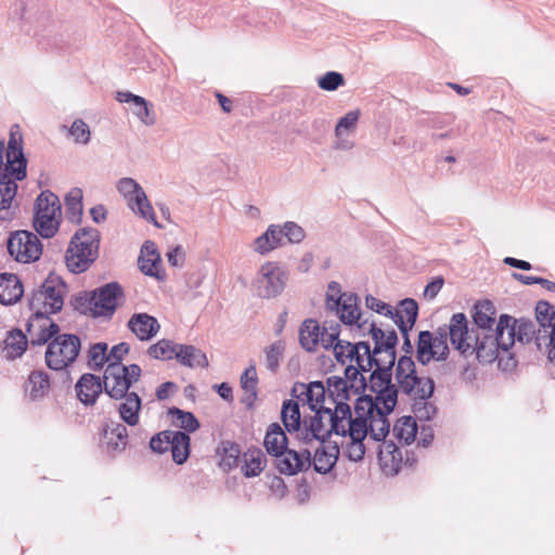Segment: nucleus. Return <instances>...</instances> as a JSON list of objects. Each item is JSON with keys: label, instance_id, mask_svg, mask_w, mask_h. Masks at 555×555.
<instances>
[{"label": "nucleus", "instance_id": "53", "mask_svg": "<svg viewBox=\"0 0 555 555\" xmlns=\"http://www.w3.org/2000/svg\"><path fill=\"white\" fill-rule=\"evenodd\" d=\"M535 318L540 327L547 328L552 325L555 318V309L550 302L540 300L535 306Z\"/></svg>", "mask_w": 555, "mask_h": 555}, {"label": "nucleus", "instance_id": "39", "mask_svg": "<svg viewBox=\"0 0 555 555\" xmlns=\"http://www.w3.org/2000/svg\"><path fill=\"white\" fill-rule=\"evenodd\" d=\"M191 438L185 431H172L169 450L175 463L181 465L190 455Z\"/></svg>", "mask_w": 555, "mask_h": 555}, {"label": "nucleus", "instance_id": "58", "mask_svg": "<svg viewBox=\"0 0 555 555\" xmlns=\"http://www.w3.org/2000/svg\"><path fill=\"white\" fill-rule=\"evenodd\" d=\"M173 430H164L154 435L150 440V448L156 453H165L169 450Z\"/></svg>", "mask_w": 555, "mask_h": 555}, {"label": "nucleus", "instance_id": "14", "mask_svg": "<svg viewBox=\"0 0 555 555\" xmlns=\"http://www.w3.org/2000/svg\"><path fill=\"white\" fill-rule=\"evenodd\" d=\"M117 190L128 201L129 207L133 212L160 228L144 190L135 180L132 178H121L117 182Z\"/></svg>", "mask_w": 555, "mask_h": 555}, {"label": "nucleus", "instance_id": "28", "mask_svg": "<svg viewBox=\"0 0 555 555\" xmlns=\"http://www.w3.org/2000/svg\"><path fill=\"white\" fill-rule=\"evenodd\" d=\"M288 438L279 423L269 425L263 439V446L268 454L280 457L287 449Z\"/></svg>", "mask_w": 555, "mask_h": 555}, {"label": "nucleus", "instance_id": "29", "mask_svg": "<svg viewBox=\"0 0 555 555\" xmlns=\"http://www.w3.org/2000/svg\"><path fill=\"white\" fill-rule=\"evenodd\" d=\"M16 181L10 175L0 171V220L12 218L9 209L17 192Z\"/></svg>", "mask_w": 555, "mask_h": 555}, {"label": "nucleus", "instance_id": "44", "mask_svg": "<svg viewBox=\"0 0 555 555\" xmlns=\"http://www.w3.org/2000/svg\"><path fill=\"white\" fill-rule=\"evenodd\" d=\"M221 455L220 467L224 470H230L237 466L241 449L240 446L231 441H222L221 447L218 449Z\"/></svg>", "mask_w": 555, "mask_h": 555}, {"label": "nucleus", "instance_id": "37", "mask_svg": "<svg viewBox=\"0 0 555 555\" xmlns=\"http://www.w3.org/2000/svg\"><path fill=\"white\" fill-rule=\"evenodd\" d=\"M322 327L317 320H305L299 330V341L304 349L312 352L320 343Z\"/></svg>", "mask_w": 555, "mask_h": 555}, {"label": "nucleus", "instance_id": "7", "mask_svg": "<svg viewBox=\"0 0 555 555\" xmlns=\"http://www.w3.org/2000/svg\"><path fill=\"white\" fill-rule=\"evenodd\" d=\"M541 330L537 324L526 318L516 319L509 314L503 313L499 317V344L498 351H508L516 343L528 345L534 343L537 348H541Z\"/></svg>", "mask_w": 555, "mask_h": 555}, {"label": "nucleus", "instance_id": "60", "mask_svg": "<svg viewBox=\"0 0 555 555\" xmlns=\"http://www.w3.org/2000/svg\"><path fill=\"white\" fill-rule=\"evenodd\" d=\"M400 309L403 317L406 318L409 327H413L416 323L418 317V305L412 298H405L400 301Z\"/></svg>", "mask_w": 555, "mask_h": 555}, {"label": "nucleus", "instance_id": "35", "mask_svg": "<svg viewBox=\"0 0 555 555\" xmlns=\"http://www.w3.org/2000/svg\"><path fill=\"white\" fill-rule=\"evenodd\" d=\"M50 389V376L42 370L33 371L25 385V391L31 400L43 398Z\"/></svg>", "mask_w": 555, "mask_h": 555}, {"label": "nucleus", "instance_id": "25", "mask_svg": "<svg viewBox=\"0 0 555 555\" xmlns=\"http://www.w3.org/2000/svg\"><path fill=\"white\" fill-rule=\"evenodd\" d=\"M338 456L339 447L336 442L328 443L327 446L321 443L315 450L313 459H311V465H313L317 473L325 475L334 468Z\"/></svg>", "mask_w": 555, "mask_h": 555}, {"label": "nucleus", "instance_id": "3", "mask_svg": "<svg viewBox=\"0 0 555 555\" xmlns=\"http://www.w3.org/2000/svg\"><path fill=\"white\" fill-rule=\"evenodd\" d=\"M382 408V402L371 395L360 393L354 402V416L343 418L346 436L350 441L346 446V456L351 462L363 460L366 451L364 440L366 438V423L373 417L376 411Z\"/></svg>", "mask_w": 555, "mask_h": 555}, {"label": "nucleus", "instance_id": "23", "mask_svg": "<svg viewBox=\"0 0 555 555\" xmlns=\"http://www.w3.org/2000/svg\"><path fill=\"white\" fill-rule=\"evenodd\" d=\"M77 398L85 404L95 403L99 395L104 390L103 382L100 377L91 373L82 374L76 386Z\"/></svg>", "mask_w": 555, "mask_h": 555}, {"label": "nucleus", "instance_id": "17", "mask_svg": "<svg viewBox=\"0 0 555 555\" xmlns=\"http://www.w3.org/2000/svg\"><path fill=\"white\" fill-rule=\"evenodd\" d=\"M369 350V341L362 340L358 343H351L345 339L343 341L336 343L334 347V357L340 364H346L347 361L356 362L357 366H360L363 372H370L371 370L364 369Z\"/></svg>", "mask_w": 555, "mask_h": 555}, {"label": "nucleus", "instance_id": "21", "mask_svg": "<svg viewBox=\"0 0 555 555\" xmlns=\"http://www.w3.org/2000/svg\"><path fill=\"white\" fill-rule=\"evenodd\" d=\"M359 297L354 293H345V298L340 301L339 310H332L339 320L346 325H357L358 330H365L369 320H361V310L359 308Z\"/></svg>", "mask_w": 555, "mask_h": 555}, {"label": "nucleus", "instance_id": "20", "mask_svg": "<svg viewBox=\"0 0 555 555\" xmlns=\"http://www.w3.org/2000/svg\"><path fill=\"white\" fill-rule=\"evenodd\" d=\"M275 466L281 474L296 475L311 467V453L308 449L297 452L287 448L285 453L276 457Z\"/></svg>", "mask_w": 555, "mask_h": 555}, {"label": "nucleus", "instance_id": "6", "mask_svg": "<svg viewBox=\"0 0 555 555\" xmlns=\"http://www.w3.org/2000/svg\"><path fill=\"white\" fill-rule=\"evenodd\" d=\"M100 232L93 228L79 229L70 238L65 263L73 273L87 271L99 257Z\"/></svg>", "mask_w": 555, "mask_h": 555}, {"label": "nucleus", "instance_id": "40", "mask_svg": "<svg viewBox=\"0 0 555 555\" xmlns=\"http://www.w3.org/2000/svg\"><path fill=\"white\" fill-rule=\"evenodd\" d=\"M243 460L242 473L247 478L258 476L264 468L266 457L259 448L248 449L243 454Z\"/></svg>", "mask_w": 555, "mask_h": 555}, {"label": "nucleus", "instance_id": "55", "mask_svg": "<svg viewBox=\"0 0 555 555\" xmlns=\"http://www.w3.org/2000/svg\"><path fill=\"white\" fill-rule=\"evenodd\" d=\"M283 350L284 344L281 340L273 343L266 349V365L271 372H275L278 370Z\"/></svg>", "mask_w": 555, "mask_h": 555}, {"label": "nucleus", "instance_id": "49", "mask_svg": "<svg viewBox=\"0 0 555 555\" xmlns=\"http://www.w3.org/2000/svg\"><path fill=\"white\" fill-rule=\"evenodd\" d=\"M168 414L176 418L175 425L188 433H194L199 428V422L192 412L183 411L172 406L168 409Z\"/></svg>", "mask_w": 555, "mask_h": 555}, {"label": "nucleus", "instance_id": "12", "mask_svg": "<svg viewBox=\"0 0 555 555\" xmlns=\"http://www.w3.org/2000/svg\"><path fill=\"white\" fill-rule=\"evenodd\" d=\"M287 279V273L280 263H263L254 280L257 296L266 299L278 297L284 291Z\"/></svg>", "mask_w": 555, "mask_h": 555}, {"label": "nucleus", "instance_id": "31", "mask_svg": "<svg viewBox=\"0 0 555 555\" xmlns=\"http://www.w3.org/2000/svg\"><path fill=\"white\" fill-rule=\"evenodd\" d=\"M328 399L338 409L340 404H348L351 399L352 389L348 387V380L340 376H330L326 379Z\"/></svg>", "mask_w": 555, "mask_h": 555}, {"label": "nucleus", "instance_id": "30", "mask_svg": "<svg viewBox=\"0 0 555 555\" xmlns=\"http://www.w3.org/2000/svg\"><path fill=\"white\" fill-rule=\"evenodd\" d=\"M383 444L378 446V461L384 470L389 469L392 474H398L402 463V453L399 447L391 440H382Z\"/></svg>", "mask_w": 555, "mask_h": 555}, {"label": "nucleus", "instance_id": "50", "mask_svg": "<svg viewBox=\"0 0 555 555\" xmlns=\"http://www.w3.org/2000/svg\"><path fill=\"white\" fill-rule=\"evenodd\" d=\"M107 344L96 343L90 346L88 350V366L93 371H100L108 362Z\"/></svg>", "mask_w": 555, "mask_h": 555}, {"label": "nucleus", "instance_id": "1", "mask_svg": "<svg viewBox=\"0 0 555 555\" xmlns=\"http://www.w3.org/2000/svg\"><path fill=\"white\" fill-rule=\"evenodd\" d=\"M491 300L477 301L473 309L475 327L469 330L468 320L462 312L454 313L449 323L450 341L464 358L475 357L488 364L498 359L499 321Z\"/></svg>", "mask_w": 555, "mask_h": 555}, {"label": "nucleus", "instance_id": "22", "mask_svg": "<svg viewBox=\"0 0 555 555\" xmlns=\"http://www.w3.org/2000/svg\"><path fill=\"white\" fill-rule=\"evenodd\" d=\"M116 100L120 103H132V113L146 126L156 122V115L144 98L129 91L117 92Z\"/></svg>", "mask_w": 555, "mask_h": 555}, {"label": "nucleus", "instance_id": "24", "mask_svg": "<svg viewBox=\"0 0 555 555\" xmlns=\"http://www.w3.org/2000/svg\"><path fill=\"white\" fill-rule=\"evenodd\" d=\"M159 327L157 319L147 313H134L128 321V328L140 340L152 339L158 333Z\"/></svg>", "mask_w": 555, "mask_h": 555}, {"label": "nucleus", "instance_id": "27", "mask_svg": "<svg viewBox=\"0 0 555 555\" xmlns=\"http://www.w3.org/2000/svg\"><path fill=\"white\" fill-rule=\"evenodd\" d=\"M393 411H387L386 405L382 404L373 417L366 423V437L370 436L376 442L386 439L390 431V422L388 416Z\"/></svg>", "mask_w": 555, "mask_h": 555}, {"label": "nucleus", "instance_id": "15", "mask_svg": "<svg viewBox=\"0 0 555 555\" xmlns=\"http://www.w3.org/2000/svg\"><path fill=\"white\" fill-rule=\"evenodd\" d=\"M129 442V434L127 427L118 422H105L100 439L101 450L109 456H116L122 453Z\"/></svg>", "mask_w": 555, "mask_h": 555}, {"label": "nucleus", "instance_id": "45", "mask_svg": "<svg viewBox=\"0 0 555 555\" xmlns=\"http://www.w3.org/2000/svg\"><path fill=\"white\" fill-rule=\"evenodd\" d=\"M34 227L41 237H53L60 228V217H52V215H34Z\"/></svg>", "mask_w": 555, "mask_h": 555}, {"label": "nucleus", "instance_id": "38", "mask_svg": "<svg viewBox=\"0 0 555 555\" xmlns=\"http://www.w3.org/2000/svg\"><path fill=\"white\" fill-rule=\"evenodd\" d=\"M149 248L152 249V258H139L140 270L143 274L156 278L157 280H164L165 273L160 270L162 259L160 255L157 251L155 244L152 242H146L143 245V251H149Z\"/></svg>", "mask_w": 555, "mask_h": 555}, {"label": "nucleus", "instance_id": "51", "mask_svg": "<svg viewBox=\"0 0 555 555\" xmlns=\"http://www.w3.org/2000/svg\"><path fill=\"white\" fill-rule=\"evenodd\" d=\"M82 192L80 189H73L66 196V209L69 221L79 222L82 214Z\"/></svg>", "mask_w": 555, "mask_h": 555}, {"label": "nucleus", "instance_id": "11", "mask_svg": "<svg viewBox=\"0 0 555 555\" xmlns=\"http://www.w3.org/2000/svg\"><path fill=\"white\" fill-rule=\"evenodd\" d=\"M396 365L392 360L387 364H374L367 382V388L383 405H386L387 411H395L398 403L397 382L392 383V370Z\"/></svg>", "mask_w": 555, "mask_h": 555}, {"label": "nucleus", "instance_id": "19", "mask_svg": "<svg viewBox=\"0 0 555 555\" xmlns=\"http://www.w3.org/2000/svg\"><path fill=\"white\" fill-rule=\"evenodd\" d=\"M397 344V332L393 328H390L386 341L374 343V347H370L364 369L372 370L374 364H387V362H390V360H392L393 364H396L398 361L396 352Z\"/></svg>", "mask_w": 555, "mask_h": 555}, {"label": "nucleus", "instance_id": "33", "mask_svg": "<svg viewBox=\"0 0 555 555\" xmlns=\"http://www.w3.org/2000/svg\"><path fill=\"white\" fill-rule=\"evenodd\" d=\"M281 420L285 429L292 434L297 433L300 439V431L302 430L301 414L299 403L293 399L284 400L281 409Z\"/></svg>", "mask_w": 555, "mask_h": 555}, {"label": "nucleus", "instance_id": "26", "mask_svg": "<svg viewBox=\"0 0 555 555\" xmlns=\"http://www.w3.org/2000/svg\"><path fill=\"white\" fill-rule=\"evenodd\" d=\"M23 294V284L16 274H0V304L5 306L13 305L22 298Z\"/></svg>", "mask_w": 555, "mask_h": 555}, {"label": "nucleus", "instance_id": "57", "mask_svg": "<svg viewBox=\"0 0 555 555\" xmlns=\"http://www.w3.org/2000/svg\"><path fill=\"white\" fill-rule=\"evenodd\" d=\"M345 298V293H341L339 283L332 281L327 285L326 292V309L339 310L340 301Z\"/></svg>", "mask_w": 555, "mask_h": 555}, {"label": "nucleus", "instance_id": "13", "mask_svg": "<svg viewBox=\"0 0 555 555\" xmlns=\"http://www.w3.org/2000/svg\"><path fill=\"white\" fill-rule=\"evenodd\" d=\"M7 248L14 260L23 263L36 261L42 254V244L37 234L26 230L11 232Z\"/></svg>", "mask_w": 555, "mask_h": 555}, {"label": "nucleus", "instance_id": "52", "mask_svg": "<svg viewBox=\"0 0 555 555\" xmlns=\"http://www.w3.org/2000/svg\"><path fill=\"white\" fill-rule=\"evenodd\" d=\"M359 109L350 111L345 116H343L335 127L336 138H343L346 133L353 131L359 121Z\"/></svg>", "mask_w": 555, "mask_h": 555}, {"label": "nucleus", "instance_id": "8", "mask_svg": "<svg viewBox=\"0 0 555 555\" xmlns=\"http://www.w3.org/2000/svg\"><path fill=\"white\" fill-rule=\"evenodd\" d=\"M67 292L65 282L59 275L50 273L41 285L34 289L28 298V307L33 312L53 314L62 310L64 296Z\"/></svg>", "mask_w": 555, "mask_h": 555}, {"label": "nucleus", "instance_id": "34", "mask_svg": "<svg viewBox=\"0 0 555 555\" xmlns=\"http://www.w3.org/2000/svg\"><path fill=\"white\" fill-rule=\"evenodd\" d=\"M124 402L118 405V413L120 418L129 426H135L139 423V413L142 408L141 397L131 391L122 398Z\"/></svg>", "mask_w": 555, "mask_h": 555}, {"label": "nucleus", "instance_id": "48", "mask_svg": "<svg viewBox=\"0 0 555 555\" xmlns=\"http://www.w3.org/2000/svg\"><path fill=\"white\" fill-rule=\"evenodd\" d=\"M360 366L349 364L345 369L344 379L348 380V387L352 389L353 395L363 393L367 389V380Z\"/></svg>", "mask_w": 555, "mask_h": 555}, {"label": "nucleus", "instance_id": "47", "mask_svg": "<svg viewBox=\"0 0 555 555\" xmlns=\"http://www.w3.org/2000/svg\"><path fill=\"white\" fill-rule=\"evenodd\" d=\"M327 389L323 385L322 382H312L310 383L304 392L306 397V401L311 410H319L321 408H326L324 405L325 395Z\"/></svg>", "mask_w": 555, "mask_h": 555}, {"label": "nucleus", "instance_id": "10", "mask_svg": "<svg viewBox=\"0 0 555 555\" xmlns=\"http://www.w3.org/2000/svg\"><path fill=\"white\" fill-rule=\"evenodd\" d=\"M81 348L80 338L75 334H60L49 344L44 353L46 364L53 371H65L74 363Z\"/></svg>", "mask_w": 555, "mask_h": 555}, {"label": "nucleus", "instance_id": "4", "mask_svg": "<svg viewBox=\"0 0 555 555\" xmlns=\"http://www.w3.org/2000/svg\"><path fill=\"white\" fill-rule=\"evenodd\" d=\"M125 300L122 286L118 282H108L90 292H82L74 299V308L94 319H112Z\"/></svg>", "mask_w": 555, "mask_h": 555}, {"label": "nucleus", "instance_id": "54", "mask_svg": "<svg viewBox=\"0 0 555 555\" xmlns=\"http://www.w3.org/2000/svg\"><path fill=\"white\" fill-rule=\"evenodd\" d=\"M69 133L74 138V141L78 144H88L91 139V132L88 124L82 119H75L69 128Z\"/></svg>", "mask_w": 555, "mask_h": 555}, {"label": "nucleus", "instance_id": "16", "mask_svg": "<svg viewBox=\"0 0 555 555\" xmlns=\"http://www.w3.org/2000/svg\"><path fill=\"white\" fill-rule=\"evenodd\" d=\"M26 331L33 346H43L60 335V326L50 318V314L41 312H33L26 324Z\"/></svg>", "mask_w": 555, "mask_h": 555}, {"label": "nucleus", "instance_id": "41", "mask_svg": "<svg viewBox=\"0 0 555 555\" xmlns=\"http://www.w3.org/2000/svg\"><path fill=\"white\" fill-rule=\"evenodd\" d=\"M35 215H52L61 218L59 197L49 190L42 191L35 202Z\"/></svg>", "mask_w": 555, "mask_h": 555}, {"label": "nucleus", "instance_id": "59", "mask_svg": "<svg viewBox=\"0 0 555 555\" xmlns=\"http://www.w3.org/2000/svg\"><path fill=\"white\" fill-rule=\"evenodd\" d=\"M438 335L437 337H434V349L437 350V354L433 360L437 361H443L447 359L449 354V347L447 344L449 331L446 328L439 327L438 328Z\"/></svg>", "mask_w": 555, "mask_h": 555}, {"label": "nucleus", "instance_id": "18", "mask_svg": "<svg viewBox=\"0 0 555 555\" xmlns=\"http://www.w3.org/2000/svg\"><path fill=\"white\" fill-rule=\"evenodd\" d=\"M7 163L0 171L10 175L14 180L22 181L26 177L27 159L24 156L21 141L11 135L5 153Z\"/></svg>", "mask_w": 555, "mask_h": 555}, {"label": "nucleus", "instance_id": "46", "mask_svg": "<svg viewBox=\"0 0 555 555\" xmlns=\"http://www.w3.org/2000/svg\"><path fill=\"white\" fill-rule=\"evenodd\" d=\"M180 344H177L170 339H160L156 344L151 345L147 349V353L158 360H171L177 359V352Z\"/></svg>", "mask_w": 555, "mask_h": 555}, {"label": "nucleus", "instance_id": "42", "mask_svg": "<svg viewBox=\"0 0 555 555\" xmlns=\"http://www.w3.org/2000/svg\"><path fill=\"white\" fill-rule=\"evenodd\" d=\"M437 354V350L434 349V335L429 331H422L418 334V340L416 346V359L417 361L426 365Z\"/></svg>", "mask_w": 555, "mask_h": 555}, {"label": "nucleus", "instance_id": "2", "mask_svg": "<svg viewBox=\"0 0 555 555\" xmlns=\"http://www.w3.org/2000/svg\"><path fill=\"white\" fill-rule=\"evenodd\" d=\"M398 392L412 401V412L418 421H430L437 413V406L430 401L435 391V382L429 376L417 374L412 357L401 356L395 369Z\"/></svg>", "mask_w": 555, "mask_h": 555}, {"label": "nucleus", "instance_id": "62", "mask_svg": "<svg viewBox=\"0 0 555 555\" xmlns=\"http://www.w3.org/2000/svg\"><path fill=\"white\" fill-rule=\"evenodd\" d=\"M257 385L258 376L256 372V364L255 362H251L241 376V387L243 390H253L257 389Z\"/></svg>", "mask_w": 555, "mask_h": 555}, {"label": "nucleus", "instance_id": "63", "mask_svg": "<svg viewBox=\"0 0 555 555\" xmlns=\"http://www.w3.org/2000/svg\"><path fill=\"white\" fill-rule=\"evenodd\" d=\"M365 306L375 311L378 314L387 317L388 314H391V306L389 304H386L377 298H375L373 295H367L365 297Z\"/></svg>", "mask_w": 555, "mask_h": 555}, {"label": "nucleus", "instance_id": "36", "mask_svg": "<svg viewBox=\"0 0 555 555\" xmlns=\"http://www.w3.org/2000/svg\"><path fill=\"white\" fill-rule=\"evenodd\" d=\"M178 348L177 361L184 366L195 367H207L208 359L206 354L197 347L193 345H182Z\"/></svg>", "mask_w": 555, "mask_h": 555}, {"label": "nucleus", "instance_id": "64", "mask_svg": "<svg viewBox=\"0 0 555 555\" xmlns=\"http://www.w3.org/2000/svg\"><path fill=\"white\" fill-rule=\"evenodd\" d=\"M130 350V346L127 343H119L107 352L108 363H121L122 357Z\"/></svg>", "mask_w": 555, "mask_h": 555}, {"label": "nucleus", "instance_id": "5", "mask_svg": "<svg viewBox=\"0 0 555 555\" xmlns=\"http://www.w3.org/2000/svg\"><path fill=\"white\" fill-rule=\"evenodd\" d=\"M314 415L304 421V428L300 431V440L309 443L318 440L325 443L332 435L347 437L343 418L350 416V405L340 404L336 410L334 408H321L313 410Z\"/></svg>", "mask_w": 555, "mask_h": 555}, {"label": "nucleus", "instance_id": "32", "mask_svg": "<svg viewBox=\"0 0 555 555\" xmlns=\"http://www.w3.org/2000/svg\"><path fill=\"white\" fill-rule=\"evenodd\" d=\"M28 337L20 330H11L3 344V356L8 360H15L21 358L27 349Z\"/></svg>", "mask_w": 555, "mask_h": 555}, {"label": "nucleus", "instance_id": "56", "mask_svg": "<svg viewBox=\"0 0 555 555\" xmlns=\"http://www.w3.org/2000/svg\"><path fill=\"white\" fill-rule=\"evenodd\" d=\"M344 85L345 78L338 72H327L318 80L319 88L325 91H335Z\"/></svg>", "mask_w": 555, "mask_h": 555}, {"label": "nucleus", "instance_id": "9", "mask_svg": "<svg viewBox=\"0 0 555 555\" xmlns=\"http://www.w3.org/2000/svg\"><path fill=\"white\" fill-rule=\"evenodd\" d=\"M138 364L108 363L103 376L104 391L114 400H121L141 376Z\"/></svg>", "mask_w": 555, "mask_h": 555}, {"label": "nucleus", "instance_id": "61", "mask_svg": "<svg viewBox=\"0 0 555 555\" xmlns=\"http://www.w3.org/2000/svg\"><path fill=\"white\" fill-rule=\"evenodd\" d=\"M282 229L284 237H286L289 243L298 244L305 238V230L296 222L287 221Z\"/></svg>", "mask_w": 555, "mask_h": 555}, {"label": "nucleus", "instance_id": "43", "mask_svg": "<svg viewBox=\"0 0 555 555\" xmlns=\"http://www.w3.org/2000/svg\"><path fill=\"white\" fill-rule=\"evenodd\" d=\"M417 433L416 421L412 416H403L399 418L393 426V434L397 439L410 444L414 441Z\"/></svg>", "mask_w": 555, "mask_h": 555}]
</instances>
